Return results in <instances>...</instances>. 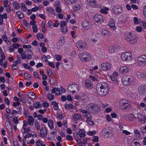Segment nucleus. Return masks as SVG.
Here are the masks:
<instances>
[{
  "label": "nucleus",
  "instance_id": "1",
  "mask_svg": "<svg viewBox=\"0 0 146 146\" xmlns=\"http://www.w3.org/2000/svg\"><path fill=\"white\" fill-rule=\"evenodd\" d=\"M96 89L98 94L101 96H106L109 90L108 85L105 82L98 83L96 86Z\"/></svg>",
  "mask_w": 146,
  "mask_h": 146
},
{
  "label": "nucleus",
  "instance_id": "2",
  "mask_svg": "<svg viewBox=\"0 0 146 146\" xmlns=\"http://www.w3.org/2000/svg\"><path fill=\"white\" fill-rule=\"evenodd\" d=\"M87 107L88 111L92 113H96L99 111V106L95 104H89L87 105Z\"/></svg>",
  "mask_w": 146,
  "mask_h": 146
},
{
  "label": "nucleus",
  "instance_id": "3",
  "mask_svg": "<svg viewBox=\"0 0 146 146\" xmlns=\"http://www.w3.org/2000/svg\"><path fill=\"white\" fill-rule=\"evenodd\" d=\"M78 56L81 60L84 62H88L91 59V55L87 52H84L79 54Z\"/></svg>",
  "mask_w": 146,
  "mask_h": 146
},
{
  "label": "nucleus",
  "instance_id": "4",
  "mask_svg": "<svg viewBox=\"0 0 146 146\" xmlns=\"http://www.w3.org/2000/svg\"><path fill=\"white\" fill-rule=\"evenodd\" d=\"M79 87L78 85L76 84H74L70 85L68 86V91L73 94L78 92Z\"/></svg>",
  "mask_w": 146,
  "mask_h": 146
},
{
  "label": "nucleus",
  "instance_id": "5",
  "mask_svg": "<svg viewBox=\"0 0 146 146\" xmlns=\"http://www.w3.org/2000/svg\"><path fill=\"white\" fill-rule=\"evenodd\" d=\"M135 35H132L131 33H129L125 38V39L131 44H133L136 42L137 40Z\"/></svg>",
  "mask_w": 146,
  "mask_h": 146
},
{
  "label": "nucleus",
  "instance_id": "6",
  "mask_svg": "<svg viewBox=\"0 0 146 146\" xmlns=\"http://www.w3.org/2000/svg\"><path fill=\"white\" fill-rule=\"evenodd\" d=\"M76 45L78 49L81 51L84 50L86 47V44L83 41L79 40L78 41Z\"/></svg>",
  "mask_w": 146,
  "mask_h": 146
},
{
  "label": "nucleus",
  "instance_id": "7",
  "mask_svg": "<svg viewBox=\"0 0 146 146\" xmlns=\"http://www.w3.org/2000/svg\"><path fill=\"white\" fill-rule=\"evenodd\" d=\"M137 62L139 66H145L146 64V56L142 55L139 57L137 58Z\"/></svg>",
  "mask_w": 146,
  "mask_h": 146
},
{
  "label": "nucleus",
  "instance_id": "8",
  "mask_svg": "<svg viewBox=\"0 0 146 146\" xmlns=\"http://www.w3.org/2000/svg\"><path fill=\"white\" fill-rule=\"evenodd\" d=\"M121 58L123 61H129L132 58L131 54L130 53L126 52L122 54Z\"/></svg>",
  "mask_w": 146,
  "mask_h": 146
},
{
  "label": "nucleus",
  "instance_id": "9",
  "mask_svg": "<svg viewBox=\"0 0 146 146\" xmlns=\"http://www.w3.org/2000/svg\"><path fill=\"white\" fill-rule=\"evenodd\" d=\"M121 102L122 104L121 107V108L123 110L127 109L129 110L130 107V105L128 104V101L125 99H123L120 101Z\"/></svg>",
  "mask_w": 146,
  "mask_h": 146
},
{
  "label": "nucleus",
  "instance_id": "10",
  "mask_svg": "<svg viewBox=\"0 0 146 146\" xmlns=\"http://www.w3.org/2000/svg\"><path fill=\"white\" fill-rule=\"evenodd\" d=\"M79 111L83 113L84 117L87 119H92V116L90 113L86 110L80 109Z\"/></svg>",
  "mask_w": 146,
  "mask_h": 146
},
{
  "label": "nucleus",
  "instance_id": "11",
  "mask_svg": "<svg viewBox=\"0 0 146 146\" xmlns=\"http://www.w3.org/2000/svg\"><path fill=\"white\" fill-rule=\"evenodd\" d=\"M94 20L96 22L100 23H102L104 21L103 16L100 15H96L94 17Z\"/></svg>",
  "mask_w": 146,
  "mask_h": 146
},
{
  "label": "nucleus",
  "instance_id": "12",
  "mask_svg": "<svg viewBox=\"0 0 146 146\" xmlns=\"http://www.w3.org/2000/svg\"><path fill=\"white\" fill-rule=\"evenodd\" d=\"M113 13L115 15L120 14L122 12V8L121 6L119 5L114 6L113 9Z\"/></svg>",
  "mask_w": 146,
  "mask_h": 146
},
{
  "label": "nucleus",
  "instance_id": "13",
  "mask_svg": "<svg viewBox=\"0 0 146 146\" xmlns=\"http://www.w3.org/2000/svg\"><path fill=\"white\" fill-rule=\"evenodd\" d=\"M83 28L86 30H88L92 28V25L91 23H89L87 20L83 21L82 24Z\"/></svg>",
  "mask_w": 146,
  "mask_h": 146
},
{
  "label": "nucleus",
  "instance_id": "14",
  "mask_svg": "<svg viewBox=\"0 0 146 146\" xmlns=\"http://www.w3.org/2000/svg\"><path fill=\"white\" fill-rule=\"evenodd\" d=\"M101 68L104 71H108L110 70L111 65L109 63H103L101 65Z\"/></svg>",
  "mask_w": 146,
  "mask_h": 146
},
{
  "label": "nucleus",
  "instance_id": "15",
  "mask_svg": "<svg viewBox=\"0 0 146 146\" xmlns=\"http://www.w3.org/2000/svg\"><path fill=\"white\" fill-rule=\"evenodd\" d=\"M139 94L141 95L146 94V85H142L139 87L138 88Z\"/></svg>",
  "mask_w": 146,
  "mask_h": 146
},
{
  "label": "nucleus",
  "instance_id": "16",
  "mask_svg": "<svg viewBox=\"0 0 146 146\" xmlns=\"http://www.w3.org/2000/svg\"><path fill=\"white\" fill-rule=\"evenodd\" d=\"M129 68L126 66H122L119 69V72L122 74H125L129 71Z\"/></svg>",
  "mask_w": 146,
  "mask_h": 146
},
{
  "label": "nucleus",
  "instance_id": "17",
  "mask_svg": "<svg viewBox=\"0 0 146 146\" xmlns=\"http://www.w3.org/2000/svg\"><path fill=\"white\" fill-rule=\"evenodd\" d=\"M47 135V131L44 127H42L40 129V132L39 135L42 138H44L46 137Z\"/></svg>",
  "mask_w": 146,
  "mask_h": 146
},
{
  "label": "nucleus",
  "instance_id": "18",
  "mask_svg": "<svg viewBox=\"0 0 146 146\" xmlns=\"http://www.w3.org/2000/svg\"><path fill=\"white\" fill-rule=\"evenodd\" d=\"M85 85L87 88L91 89L93 88V85L92 81L89 79H87L85 81Z\"/></svg>",
  "mask_w": 146,
  "mask_h": 146
},
{
  "label": "nucleus",
  "instance_id": "19",
  "mask_svg": "<svg viewBox=\"0 0 146 146\" xmlns=\"http://www.w3.org/2000/svg\"><path fill=\"white\" fill-rule=\"evenodd\" d=\"M119 48L115 45H111L109 48V50L111 53H113L115 52H117Z\"/></svg>",
  "mask_w": 146,
  "mask_h": 146
},
{
  "label": "nucleus",
  "instance_id": "20",
  "mask_svg": "<svg viewBox=\"0 0 146 146\" xmlns=\"http://www.w3.org/2000/svg\"><path fill=\"white\" fill-rule=\"evenodd\" d=\"M137 117L139 120L141 121L143 123L146 122V118L145 116L141 113H138Z\"/></svg>",
  "mask_w": 146,
  "mask_h": 146
},
{
  "label": "nucleus",
  "instance_id": "21",
  "mask_svg": "<svg viewBox=\"0 0 146 146\" xmlns=\"http://www.w3.org/2000/svg\"><path fill=\"white\" fill-rule=\"evenodd\" d=\"M74 119L75 121H77L79 120H82V115L80 114H74L73 115Z\"/></svg>",
  "mask_w": 146,
  "mask_h": 146
},
{
  "label": "nucleus",
  "instance_id": "22",
  "mask_svg": "<svg viewBox=\"0 0 146 146\" xmlns=\"http://www.w3.org/2000/svg\"><path fill=\"white\" fill-rule=\"evenodd\" d=\"M118 76L117 73L115 72L114 73L110 76L111 78V80L115 82V84L117 83V77Z\"/></svg>",
  "mask_w": 146,
  "mask_h": 146
},
{
  "label": "nucleus",
  "instance_id": "23",
  "mask_svg": "<svg viewBox=\"0 0 146 146\" xmlns=\"http://www.w3.org/2000/svg\"><path fill=\"white\" fill-rule=\"evenodd\" d=\"M60 2L59 1L56 2L54 4V6L56 7L55 9L56 11L58 13H60L62 11V9L60 7L59 5Z\"/></svg>",
  "mask_w": 146,
  "mask_h": 146
},
{
  "label": "nucleus",
  "instance_id": "24",
  "mask_svg": "<svg viewBox=\"0 0 146 146\" xmlns=\"http://www.w3.org/2000/svg\"><path fill=\"white\" fill-rule=\"evenodd\" d=\"M21 61L20 60H18L13 62L12 66V68L13 70H16L18 68V64H21Z\"/></svg>",
  "mask_w": 146,
  "mask_h": 146
},
{
  "label": "nucleus",
  "instance_id": "25",
  "mask_svg": "<svg viewBox=\"0 0 146 146\" xmlns=\"http://www.w3.org/2000/svg\"><path fill=\"white\" fill-rule=\"evenodd\" d=\"M39 45L41 47V50L44 53L46 52L47 49L46 47L45 46V43L43 42H40V43Z\"/></svg>",
  "mask_w": 146,
  "mask_h": 146
},
{
  "label": "nucleus",
  "instance_id": "26",
  "mask_svg": "<svg viewBox=\"0 0 146 146\" xmlns=\"http://www.w3.org/2000/svg\"><path fill=\"white\" fill-rule=\"evenodd\" d=\"M101 34L103 36L105 37H107L109 35L110 32L105 29H104L101 31Z\"/></svg>",
  "mask_w": 146,
  "mask_h": 146
},
{
  "label": "nucleus",
  "instance_id": "27",
  "mask_svg": "<svg viewBox=\"0 0 146 146\" xmlns=\"http://www.w3.org/2000/svg\"><path fill=\"white\" fill-rule=\"evenodd\" d=\"M115 22L114 20L112 19L110 21L109 23V26L113 29H115L116 28V27L115 25Z\"/></svg>",
  "mask_w": 146,
  "mask_h": 146
},
{
  "label": "nucleus",
  "instance_id": "28",
  "mask_svg": "<svg viewBox=\"0 0 146 146\" xmlns=\"http://www.w3.org/2000/svg\"><path fill=\"white\" fill-rule=\"evenodd\" d=\"M34 122V119L31 116H29L28 119V122L29 124L31 126H33Z\"/></svg>",
  "mask_w": 146,
  "mask_h": 146
},
{
  "label": "nucleus",
  "instance_id": "29",
  "mask_svg": "<svg viewBox=\"0 0 146 146\" xmlns=\"http://www.w3.org/2000/svg\"><path fill=\"white\" fill-rule=\"evenodd\" d=\"M85 130L82 129L78 131V135L81 137H84L86 136Z\"/></svg>",
  "mask_w": 146,
  "mask_h": 146
},
{
  "label": "nucleus",
  "instance_id": "30",
  "mask_svg": "<svg viewBox=\"0 0 146 146\" xmlns=\"http://www.w3.org/2000/svg\"><path fill=\"white\" fill-rule=\"evenodd\" d=\"M52 92L53 93H54L57 95H59L60 94V90H58L56 88H53L52 90Z\"/></svg>",
  "mask_w": 146,
  "mask_h": 146
},
{
  "label": "nucleus",
  "instance_id": "31",
  "mask_svg": "<svg viewBox=\"0 0 146 146\" xmlns=\"http://www.w3.org/2000/svg\"><path fill=\"white\" fill-rule=\"evenodd\" d=\"M36 144L37 146H46L43 141L39 140L36 141Z\"/></svg>",
  "mask_w": 146,
  "mask_h": 146
},
{
  "label": "nucleus",
  "instance_id": "32",
  "mask_svg": "<svg viewBox=\"0 0 146 146\" xmlns=\"http://www.w3.org/2000/svg\"><path fill=\"white\" fill-rule=\"evenodd\" d=\"M64 63H66L64 64V66L65 65L66 66L65 67L66 70H68L70 68V66L71 65V63L69 62H68L66 60L64 59Z\"/></svg>",
  "mask_w": 146,
  "mask_h": 146
},
{
  "label": "nucleus",
  "instance_id": "33",
  "mask_svg": "<svg viewBox=\"0 0 146 146\" xmlns=\"http://www.w3.org/2000/svg\"><path fill=\"white\" fill-rule=\"evenodd\" d=\"M87 2L89 5L92 7H94L96 5V0H87Z\"/></svg>",
  "mask_w": 146,
  "mask_h": 146
},
{
  "label": "nucleus",
  "instance_id": "34",
  "mask_svg": "<svg viewBox=\"0 0 146 146\" xmlns=\"http://www.w3.org/2000/svg\"><path fill=\"white\" fill-rule=\"evenodd\" d=\"M52 104L53 105V108L55 110H56L58 109V105L57 103L53 101L52 102Z\"/></svg>",
  "mask_w": 146,
  "mask_h": 146
},
{
  "label": "nucleus",
  "instance_id": "35",
  "mask_svg": "<svg viewBox=\"0 0 146 146\" xmlns=\"http://www.w3.org/2000/svg\"><path fill=\"white\" fill-rule=\"evenodd\" d=\"M5 126L8 130H11V126L9 121H7L5 122Z\"/></svg>",
  "mask_w": 146,
  "mask_h": 146
},
{
  "label": "nucleus",
  "instance_id": "36",
  "mask_svg": "<svg viewBox=\"0 0 146 146\" xmlns=\"http://www.w3.org/2000/svg\"><path fill=\"white\" fill-rule=\"evenodd\" d=\"M34 106L36 108H40L42 107V105L39 102H37L34 103Z\"/></svg>",
  "mask_w": 146,
  "mask_h": 146
},
{
  "label": "nucleus",
  "instance_id": "37",
  "mask_svg": "<svg viewBox=\"0 0 146 146\" xmlns=\"http://www.w3.org/2000/svg\"><path fill=\"white\" fill-rule=\"evenodd\" d=\"M135 116L133 114H131L128 115V120L130 121H133L135 120Z\"/></svg>",
  "mask_w": 146,
  "mask_h": 146
},
{
  "label": "nucleus",
  "instance_id": "38",
  "mask_svg": "<svg viewBox=\"0 0 146 146\" xmlns=\"http://www.w3.org/2000/svg\"><path fill=\"white\" fill-rule=\"evenodd\" d=\"M48 125L50 128L52 129L53 128L54 123L52 120H49L48 121Z\"/></svg>",
  "mask_w": 146,
  "mask_h": 146
},
{
  "label": "nucleus",
  "instance_id": "39",
  "mask_svg": "<svg viewBox=\"0 0 146 146\" xmlns=\"http://www.w3.org/2000/svg\"><path fill=\"white\" fill-rule=\"evenodd\" d=\"M134 133L135 136L138 138H139L140 136V133L139 130L135 129L134 131Z\"/></svg>",
  "mask_w": 146,
  "mask_h": 146
},
{
  "label": "nucleus",
  "instance_id": "40",
  "mask_svg": "<svg viewBox=\"0 0 146 146\" xmlns=\"http://www.w3.org/2000/svg\"><path fill=\"white\" fill-rule=\"evenodd\" d=\"M80 5L78 4H76L73 7V9L74 11H78L80 8Z\"/></svg>",
  "mask_w": 146,
  "mask_h": 146
},
{
  "label": "nucleus",
  "instance_id": "41",
  "mask_svg": "<svg viewBox=\"0 0 146 146\" xmlns=\"http://www.w3.org/2000/svg\"><path fill=\"white\" fill-rule=\"evenodd\" d=\"M60 30L62 32H64V21H61L60 22Z\"/></svg>",
  "mask_w": 146,
  "mask_h": 146
},
{
  "label": "nucleus",
  "instance_id": "42",
  "mask_svg": "<svg viewBox=\"0 0 146 146\" xmlns=\"http://www.w3.org/2000/svg\"><path fill=\"white\" fill-rule=\"evenodd\" d=\"M46 10L48 13L51 14H53L54 12V9L50 7H47Z\"/></svg>",
  "mask_w": 146,
  "mask_h": 146
},
{
  "label": "nucleus",
  "instance_id": "43",
  "mask_svg": "<svg viewBox=\"0 0 146 146\" xmlns=\"http://www.w3.org/2000/svg\"><path fill=\"white\" fill-rule=\"evenodd\" d=\"M41 8V7L40 6H39V7L36 6L34 7L33 8L31 9V11L32 12H34L37 11L39 9H40Z\"/></svg>",
  "mask_w": 146,
  "mask_h": 146
},
{
  "label": "nucleus",
  "instance_id": "44",
  "mask_svg": "<svg viewBox=\"0 0 146 146\" xmlns=\"http://www.w3.org/2000/svg\"><path fill=\"white\" fill-rule=\"evenodd\" d=\"M65 107L66 109L70 110L73 108V106L72 104H67L65 105Z\"/></svg>",
  "mask_w": 146,
  "mask_h": 146
},
{
  "label": "nucleus",
  "instance_id": "45",
  "mask_svg": "<svg viewBox=\"0 0 146 146\" xmlns=\"http://www.w3.org/2000/svg\"><path fill=\"white\" fill-rule=\"evenodd\" d=\"M67 100L70 102L72 101V98L71 96L70 95H68L67 96V97H66L65 96H64V101H66Z\"/></svg>",
  "mask_w": 146,
  "mask_h": 146
},
{
  "label": "nucleus",
  "instance_id": "46",
  "mask_svg": "<svg viewBox=\"0 0 146 146\" xmlns=\"http://www.w3.org/2000/svg\"><path fill=\"white\" fill-rule=\"evenodd\" d=\"M28 96L29 97L32 99H34L36 98V96L35 94L34 93L32 92H30L28 93Z\"/></svg>",
  "mask_w": 146,
  "mask_h": 146
},
{
  "label": "nucleus",
  "instance_id": "47",
  "mask_svg": "<svg viewBox=\"0 0 146 146\" xmlns=\"http://www.w3.org/2000/svg\"><path fill=\"white\" fill-rule=\"evenodd\" d=\"M36 36L37 39L39 40H40L43 38V35L41 33H38L36 35Z\"/></svg>",
  "mask_w": 146,
  "mask_h": 146
},
{
  "label": "nucleus",
  "instance_id": "48",
  "mask_svg": "<svg viewBox=\"0 0 146 146\" xmlns=\"http://www.w3.org/2000/svg\"><path fill=\"white\" fill-rule=\"evenodd\" d=\"M108 9H109L108 7H106L105 9H101L100 11L101 13L106 14L107 13V11L108 10Z\"/></svg>",
  "mask_w": 146,
  "mask_h": 146
},
{
  "label": "nucleus",
  "instance_id": "49",
  "mask_svg": "<svg viewBox=\"0 0 146 146\" xmlns=\"http://www.w3.org/2000/svg\"><path fill=\"white\" fill-rule=\"evenodd\" d=\"M7 113L8 114L10 118H12L13 117V115L11 113L10 110L9 108H7L6 110Z\"/></svg>",
  "mask_w": 146,
  "mask_h": 146
},
{
  "label": "nucleus",
  "instance_id": "50",
  "mask_svg": "<svg viewBox=\"0 0 146 146\" xmlns=\"http://www.w3.org/2000/svg\"><path fill=\"white\" fill-rule=\"evenodd\" d=\"M21 5L22 10L24 11H26L27 10V8L25 4L23 3H22Z\"/></svg>",
  "mask_w": 146,
  "mask_h": 146
},
{
  "label": "nucleus",
  "instance_id": "51",
  "mask_svg": "<svg viewBox=\"0 0 146 146\" xmlns=\"http://www.w3.org/2000/svg\"><path fill=\"white\" fill-rule=\"evenodd\" d=\"M17 14L19 17L21 19L23 18L24 17V15L20 11H18L17 12Z\"/></svg>",
  "mask_w": 146,
  "mask_h": 146
},
{
  "label": "nucleus",
  "instance_id": "52",
  "mask_svg": "<svg viewBox=\"0 0 146 146\" xmlns=\"http://www.w3.org/2000/svg\"><path fill=\"white\" fill-rule=\"evenodd\" d=\"M47 97L48 99L49 100H52L54 98V96L50 93H49L48 94Z\"/></svg>",
  "mask_w": 146,
  "mask_h": 146
},
{
  "label": "nucleus",
  "instance_id": "53",
  "mask_svg": "<svg viewBox=\"0 0 146 146\" xmlns=\"http://www.w3.org/2000/svg\"><path fill=\"white\" fill-rule=\"evenodd\" d=\"M91 119H87L86 120V122L89 124L93 125H94V123L93 121H91Z\"/></svg>",
  "mask_w": 146,
  "mask_h": 146
},
{
  "label": "nucleus",
  "instance_id": "54",
  "mask_svg": "<svg viewBox=\"0 0 146 146\" xmlns=\"http://www.w3.org/2000/svg\"><path fill=\"white\" fill-rule=\"evenodd\" d=\"M77 0H66L67 2L69 4L74 3L76 2Z\"/></svg>",
  "mask_w": 146,
  "mask_h": 146
},
{
  "label": "nucleus",
  "instance_id": "55",
  "mask_svg": "<svg viewBox=\"0 0 146 146\" xmlns=\"http://www.w3.org/2000/svg\"><path fill=\"white\" fill-rule=\"evenodd\" d=\"M24 130V133H28L31 131V129L29 127H26L23 129Z\"/></svg>",
  "mask_w": 146,
  "mask_h": 146
},
{
  "label": "nucleus",
  "instance_id": "56",
  "mask_svg": "<svg viewBox=\"0 0 146 146\" xmlns=\"http://www.w3.org/2000/svg\"><path fill=\"white\" fill-rule=\"evenodd\" d=\"M50 84L52 85H53L55 84V81L54 78L52 77L50 78Z\"/></svg>",
  "mask_w": 146,
  "mask_h": 146
},
{
  "label": "nucleus",
  "instance_id": "57",
  "mask_svg": "<svg viewBox=\"0 0 146 146\" xmlns=\"http://www.w3.org/2000/svg\"><path fill=\"white\" fill-rule=\"evenodd\" d=\"M32 29L33 32L35 33H36L37 32L38 30L37 29V27L36 25H34L32 27Z\"/></svg>",
  "mask_w": 146,
  "mask_h": 146
},
{
  "label": "nucleus",
  "instance_id": "58",
  "mask_svg": "<svg viewBox=\"0 0 146 146\" xmlns=\"http://www.w3.org/2000/svg\"><path fill=\"white\" fill-rule=\"evenodd\" d=\"M35 125L36 129L37 130H38L40 128V126L39 123L37 121L35 122Z\"/></svg>",
  "mask_w": 146,
  "mask_h": 146
},
{
  "label": "nucleus",
  "instance_id": "59",
  "mask_svg": "<svg viewBox=\"0 0 146 146\" xmlns=\"http://www.w3.org/2000/svg\"><path fill=\"white\" fill-rule=\"evenodd\" d=\"M128 76H123L122 79L123 81L128 82Z\"/></svg>",
  "mask_w": 146,
  "mask_h": 146
},
{
  "label": "nucleus",
  "instance_id": "60",
  "mask_svg": "<svg viewBox=\"0 0 146 146\" xmlns=\"http://www.w3.org/2000/svg\"><path fill=\"white\" fill-rule=\"evenodd\" d=\"M59 24V22L58 20H56L54 23L53 24V26L54 27H58Z\"/></svg>",
  "mask_w": 146,
  "mask_h": 146
},
{
  "label": "nucleus",
  "instance_id": "61",
  "mask_svg": "<svg viewBox=\"0 0 146 146\" xmlns=\"http://www.w3.org/2000/svg\"><path fill=\"white\" fill-rule=\"evenodd\" d=\"M55 57L57 61H60L62 58V57L60 55H57V54L55 55Z\"/></svg>",
  "mask_w": 146,
  "mask_h": 146
},
{
  "label": "nucleus",
  "instance_id": "62",
  "mask_svg": "<svg viewBox=\"0 0 146 146\" xmlns=\"http://www.w3.org/2000/svg\"><path fill=\"white\" fill-rule=\"evenodd\" d=\"M14 8L16 9H18L20 8V6L19 5L16 3H14L13 4Z\"/></svg>",
  "mask_w": 146,
  "mask_h": 146
},
{
  "label": "nucleus",
  "instance_id": "63",
  "mask_svg": "<svg viewBox=\"0 0 146 146\" xmlns=\"http://www.w3.org/2000/svg\"><path fill=\"white\" fill-rule=\"evenodd\" d=\"M133 80V78L131 76H128V84H129V83L131 82Z\"/></svg>",
  "mask_w": 146,
  "mask_h": 146
},
{
  "label": "nucleus",
  "instance_id": "64",
  "mask_svg": "<svg viewBox=\"0 0 146 146\" xmlns=\"http://www.w3.org/2000/svg\"><path fill=\"white\" fill-rule=\"evenodd\" d=\"M52 23L51 21H49L47 23V26L50 28H52Z\"/></svg>",
  "mask_w": 146,
  "mask_h": 146
}]
</instances>
